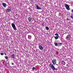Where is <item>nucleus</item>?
I'll list each match as a JSON object with an SVG mask.
<instances>
[{"label": "nucleus", "mask_w": 73, "mask_h": 73, "mask_svg": "<svg viewBox=\"0 0 73 73\" xmlns=\"http://www.w3.org/2000/svg\"><path fill=\"white\" fill-rule=\"evenodd\" d=\"M55 36H58V34L57 33H56L55 34Z\"/></svg>", "instance_id": "nucleus-19"}, {"label": "nucleus", "mask_w": 73, "mask_h": 73, "mask_svg": "<svg viewBox=\"0 0 73 73\" xmlns=\"http://www.w3.org/2000/svg\"><path fill=\"white\" fill-rule=\"evenodd\" d=\"M31 2H33V0H31Z\"/></svg>", "instance_id": "nucleus-25"}, {"label": "nucleus", "mask_w": 73, "mask_h": 73, "mask_svg": "<svg viewBox=\"0 0 73 73\" xmlns=\"http://www.w3.org/2000/svg\"><path fill=\"white\" fill-rule=\"evenodd\" d=\"M67 20H68V21H69V19H67Z\"/></svg>", "instance_id": "nucleus-23"}, {"label": "nucleus", "mask_w": 73, "mask_h": 73, "mask_svg": "<svg viewBox=\"0 0 73 73\" xmlns=\"http://www.w3.org/2000/svg\"><path fill=\"white\" fill-rule=\"evenodd\" d=\"M12 20H13V19H12Z\"/></svg>", "instance_id": "nucleus-31"}, {"label": "nucleus", "mask_w": 73, "mask_h": 73, "mask_svg": "<svg viewBox=\"0 0 73 73\" xmlns=\"http://www.w3.org/2000/svg\"><path fill=\"white\" fill-rule=\"evenodd\" d=\"M15 16H17V14H16V15H15Z\"/></svg>", "instance_id": "nucleus-27"}, {"label": "nucleus", "mask_w": 73, "mask_h": 73, "mask_svg": "<svg viewBox=\"0 0 73 73\" xmlns=\"http://www.w3.org/2000/svg\"><path fill=\"white\" fill-rule=\"evenodd\" d=\"M52 64L53 65H54L56 64V62H57L56 61V59H54L53 60H52Z\"/></svg>", "instance_id": "nucleus-4"}, {"label": "nucleus", "mask_w": 73, "mask_h": 73, "mask_svg": "<svg viewBox=\"0 0 73 73\" xmlns=\"http://www.w3.org/2000/svg\"><path fill=\"white\" fill-rule=\"evenodd\" d=\"M39 48L40 50H42L43 49H44V48L42 46L40 45L39 46Z\"/></svg>", "instance_id": "nucleus-5"}, {"label": "nucleus", "mask_w": 73, "mask_h": 73, "mask_svg": "<svg viewBox=\"0 0 73 73\" xmlns=\"http://www.w3.org/2000/svg\"><path fill=\"white\" fill-rule=\"evenodd\" d=\"M14 50L15 51H16V50L14 49Z\"/></svg>", "instance_id": "nucleus-29"}, {"label": "nucleus", "mask_w": 73, "mask_h": 73, "mask_svg": "<svg viewBox=\"0 0 73 73\" xmlns=\"http://www.w3.org/2000/svg\"><path fill=\"white\" fill-rule=\"evenodd\" d=\"M54 44L55 45V46H58V44L57 42L54 43Z\"/></svg>", "instance_id": "nucleus-15"}, {"label": "nucleus", "mask_w": 73, "mask_h": 73, "mask_svg": "<svg viewBox=\"0 0 73 73\" xmlns=\"http://www.w3.org/2000/svg\"><path fill=\"white\" fill-rule=\"evenodd\" d=\"M67 66H68V64H67Z\"/></svg>", "instance_id": "nucleus-32"}, {"label": "nucleus", "mask_w": 73, "mask_h": 73, "mask_svg": "<svg viewBox=\"0 0 73 73\" xmlns=\"http://www.w3.org/2000/svg\"><path fill=\"white\" fill-rule=\"evenodd\" d=\"M54 38L55 39V40H57V39H58V37L57 36H56Z\"/></svg>", "instance_id": "nucleus-14"}, {"label": "nucleus", "mask_w": 73, "mask_h": 73, "mask_svg": "<svg viewBox=\"0 0 73 73\" xmlns=\"http://www.w3.org/2000/svg\"><path fill=\"white\" fill-rule=\"evenodd\" d=\"M35 69L36 68L35 67H33L32 68L33 70H35Z\"/></svg>", "instance_id": "nucleus-18"}, {"label": "nucleus", "mask_w": 73, "mask_h": 73, "mask_svg": "<svg viewBox=\"0 0 73 73\" xmlns=\"http://www.w3.org/2000/svg\"><path fill=\"white\" fill-rule=\"evenodd\" d=\"M59 46H61L62 45V43H59L58 44Z\"/></svg>", "instance_id": "nucleus-16"}, {"label": "nucleus", "mask_w": 73, "mask_h": 73, "mask_svg": "<svg viewBox=\"0 0 73 73\" xmlns=\"http://www.w3.org/2000/svg\"><path fill=\"white\" fill-rule=\"evenodd\" d=\"M62 64L63 65H65V64H66V63H65V62H64V61H62Z\"/></svg>", "instance_id": "nucleus-11"}, {"label": "nucleus", "mask_w": 73, "mask_h": 73, "mask_svg": "<svg viewBox=\"0 0 73 73\" xmlns=\"http://www.w3.org/2000/svg\"><path fill=\"white\" fill-rule=\"evenodd\" d=\"M49 66L51 68H52L53 70H57V69L55 68L54 66H53V65L52 64V63H50V64L49 65Z\"/></svg>", "instance_id": "nucleus-1"}, {"label": "nucleus", "mask_w": 73, "mask_h": 73, "mask_svg": "<svg viewBox=\"0 0 73 73\" xmlns=\"http://www.w3.org/2000/svg\"><path fill=\"white\" fill-rule=\"evenodd\" d=\"M11 64L12 65H14V63H11Z\"/></svg>", "instance_id": "nucleus-22"}, {"label": "nucleus", "mask_w": 73, "mask_h": 73, "mask_svg": "<svg viewBox=\"0 0 73 73\" xmlns=\"http://www.w3.org/2000/svg\"><path fill=\"white\" fill-rule=\"evenodd\" d=\"M56 65H57V66H58V64H56Z\"/></svg>", "instance_id": "nucleus-26"}, {"label": "nucleus", "mask_w": 73, "mask_h": 73, "mask_svg": "<svg viewBox=\"0 0 73 73\" xmlns=\"http://www.w3.org/2000/svg\"><path fill=\"white\" fill-rule=\"evenodd\" d=\"M36 7L37 9H38V10H39V9H41V8H40V7H38V5H36Z\"/></svg>", "instance_id": "nucleus-8"}, {"label": "nucleus", "mask_w": 73, "mask_h": 73, "mask_svg": "<svg viewBox=\"0 0 73 73\" xmlns=\"http://www.w3.org/2000/svg\"><path fill=\"white\" fill-rule=\"evenodd\" d=\"M28 20H29V21L30 22L32 21V18H31V17H29L28 18Z\"/></svg>", "instance_id": "nucleus-6"}, {"label": "nucleus", "mask_w": 73, "mask_h": 73, "mask_svg": "<svg viewBox=\"0 0 73 73\" xmlns=\"http://www.w3.org/2000/svg\"><path fill=\"white\" fill-rule=\"evenodd\" d=\"M68 38H70L71 37V36L70 35H68Z\"/></svg>", "instance_id": "nucleus-12"}, {"label": "nucleus", "mask_w": 73, "mask_h": 73, "mask_svg": "<svg viewBox=\"0 0 73 73\" xmlns=\"http://www.w3.org/2000/svg\"><path fill=\"white\" fill-rule=\"evenodd\" d=\"M72 13H73V9L72 10Z\"/></svg>", "instance_id": "nucleus-28"}, {"label": "nucleus", "mask_w": 73, "mask_h": 73, "mask_svg": "<svg viewBox=\"0 0 73 73\" xmlns=\"http://www.w3.org/2000/svg\"><path fill=\"white\" fill-rule=\"evenodd\" d=\"M11 26L15 31H16V30H17V29H16V26H15V25L14 24L12 23Z\"/></svg>", "instance_id": "nucleus-3"}, {"label": "nucleus", "mask_w": 73, "mask_h": 73, "mask_svg": "<svg viewBox=\"0 0 73 73\" xmlns=\"http://www.w3.org/2000/svg\"><path fill=\"white\" fill-rule=\"evenodd\" d=\"M70 17L71 19H73V14H71V15Z\"/></svg>", "instance_id": "nucleus-17"}, {"label": "nucleus", "mask_w": 73, "mask_h": 73, "mask_svg": "<svg viewBox=\"0 0 73 73\" xmlns=\"http://www.w3.org/2000/svg\"><path fill=\"white\" fill-rule=\"evenodd\" d=\"M11 57L13 58H15V54H12Z\"/></svg>", "instance_id": "nucleus-9"}, {"label": "nucleus", "mask_w": 73, "mask_h": 73, "mask_svg": "<svg viewBox=\"0 0 73 73\" xmlns=\"http://www.w3.org/2000/svg\"><path fill=\"white\" fill-rule=\"evenodd\" d=\"M0 73H1V72H0Z\"/></svg>", "instance_id": "nucleus-34"}, {"label": "nucleus", "mask_w": 73, "mask_h": 73, "mask_svg": "<svg viewBox=\"0 0 73 73\" xmlns=\"http://www.w3.org/2000/svg\"><path fill=\"white\" fill-rule=\"evenodd\" d=\"M4 54H3V53H2L1 54V55L2 56Z\"/></svg>", "instance_id": "nucleus-21"}, {"label": "nucleus", "mask_w": 73, "mask_h": 73, "mask_svg": "<svg viewBox=\"0 0 73 73\" xmlns=\"http://www.w3.org/2000/svg\"><path fill=\"white\" fill-rule=\"evenodd\" d=\"M2 5L5 8V7H6V5H7L6 3H2Z\"/></svg>", "instance_id": "nucleus-7"}, {"label": "nucleus", "mask_w": 73, "mask_h": 73, "mask_svg": "<svg viewBox=\"0 0 73 73\" xmlns=\"http://www.w3.org/2000/svg\"><path fill=\"white\" fill-rule=\"evenodd\" d=\"M35 5H36V4H35Z\"/></svg>", "instance_id": "nucleus-33"}, {"label": "nucleus", "mask_w": 73, "mask_h": 73, "mask_svg": "<svg viewBox=\"0 0 73 73\" xmlns=\"http://www.w3.org/2000/svg\"><path fill=\"white\" fill-rule=\"evenodd\" d=\"M5 59H8V56H5Z\"/></svg>", "instance_id": "nucleus-20"}, {"label": "nucleus", "mask_w": 73, "mask_h": 73, "mask_svg": "<svg viewBox=\"0 0 73 73\" xmlns=\"http://www.w3.org/2000/svg\"><path fill=\"white\" fill-rule=\"evenodd\" d=\"M45 29L47 30H49V28H48V27H45Z\"/></svg>", "instance_id": "nucleus-13"}, {"label": "nucleus", "mask_w": 73, "mask_h": 73, "mask_svg": "<svg viewBox=\"0 0 73 73\" xmlns=\"http://www.w3.org/2000/svg\"><path fill=\"white\" fill-rule=\"evenodd\" d=\"M11 10L10 9H8L6 10V12H10L11 11Z\"/></svg>", "instance_id": "nucleus-10"}, {"label": "nucleus", "mask_w": 73, "mask_h": 73, "mask_svg": "<svg viewBox=\"0 0 73 73\" xmlns=\"http://www.w3.org/2000/svg\"><path fill=\"white\" fill-rule=\"evenodd\" d=\"M65 7L66 8V9L68 11H69L70 10V8L69 7V6L67 4H65Z\"/></svg>", "instance_id": "nucleus-2"}, {"label": "nucleus", "mask_w": 73, "mask_h": 73, "mask_svg": "<svg viewBox=\"0 0 73 73\" xmlns=\"http://www.w3.org/2000/svg\"><path fill=\"white\" fill-rule=\"evenodd\" d=\"M28 36L31 37H32V36L30 35H28Z\"/></svg>", "instance_id": "nucleus-24"}, {"label": "nucleus", "mask_w": 73, "mask_h": 73, "mask_svg": "<svg viewBox=\"0 0 73 73\" xmlns=\"http://www.w3.org/2000/svg\"><path fill=\"white\" fill-rule=\"evenodd\" d=\"M5 54L6 56H7V54Z\"/></svg>", "instance_id": "nucleus-30"}]
</instances>
